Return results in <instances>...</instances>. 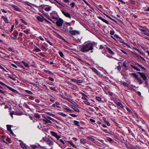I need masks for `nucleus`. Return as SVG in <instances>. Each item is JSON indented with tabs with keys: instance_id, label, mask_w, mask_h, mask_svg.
I'll use <instances>...</instances> for the list:
<instances>
[{
	"instance_id": "obj_1",
	"label": "nucleus",
	"mask_w": 149,
	"mask_h": 149,
	"mask_svg": "<svg viewBox=\"0 0 149 149\" xmlns=\"http://www.w3.org/2000/svg\"><path fill=\"white\" fill-rule=\"evenodd\" d=\"M93 49V44L91 43L84 44L80 47V50L83 52H87L92 50Z\"/></svg>"
},
{
	"instance_id": "obj_2",
	"label": "nucleus",
	"mask_w": 149,
	"mask_h": 149,
	"mask_svg": "<svg viewBox=\"0 0 149 149\" xmlns=\"http://www.w3.org/2000/svg\"><path fill=\"white\" fill-rule=\"evenodd\" d=\"M0 84L6 87H7L8 88L9 90L12 91V92H15L17 94H18L19 93L17 91V90L12 88L11 87L5 84L4 83L0 81Z\"/></svg>"
},
{
	"instance_id": "obj_3",
	"label": "nucleus",
	"mask_w": 149,
	"mask_h": 149,
	"mask_svg": "<svg viewBox=\"0 0 149 149\" xmlns=\"http://www.w3.org/2000/svg\"><path fill=\"white\" fill-rule=\"evenodd\" d=\"M67 32L69 33L71 35H75L80 34L79 32L76 30L70 31L68 30Z\"/></svg>"
},
{
	"instance_id": "obj_4",
	"label": "nucleus",
	"mask_w": 149,
	"mask_h": 149,
	"mask_svg": "<svg viewBox=\"0 0 149 149\" xmlns=\"http://www.w3.org/2000/svg\"><path fill=\"white\" fill-rule=\"evenodd\" d=\"M63 22V19L61 18H59L57 19V21L56 22V23L57 26L61 27L62 26Z\"/></svg>"
},
{
	"instance_id": "obj_5",
	"label": "nucleus",
	"mask_w": 149,
	"mask_h": 149,
	"mask_svg": "<svg viewBox=\"0 0 149 149\" xmlns=\"http://www.w3.org/2000/svg\"><path fill=\"white\" fill-rule=\"evenodd\" d=\"M50 134L51 135L55 137L56 139L58 140L60 138H61V136L58 135L57 133L54 131H50Z\"/></svg>"
},
{
	"instance_id": "obj_6",
	"label": "nucleus",
	"mask_w": 149,
	"mask_h": 149,
	"mask_svg": "<svg viewBox=\"0 0 149 149\" xmlns=\"http://www.w3.org/2000/svg\"><path fill=\"white\" fill-rule=\"evenodd\" d=\"M47 143L50 146L54 144L53 142L49 138H46L45 140Z\"/></svg>"
},
{
	"instance_id": "obj_7",
	"label": "nucleus",
	"mask_w": 149,
	"mask_h": 149,
	"mask_svg": "<svg viewBox=\"0 0 149 149\" xmlns=\"http://www.w3.org/2000/svg\"><path fill=\"white\" fill-rule=\"evenodd\" d=\"M138 73L141 76L142 78H143V80L145 81L146 80L147 77L143 73H142L139 72H138Z\"/></svg>"
},
{
	"instance_id": "obj_8",
	"label": "nucleus",
	"mask_w": 149,
	"mask_h": 149,
	"mask_svg": "<svg viewBox=\"0 0 149 149\" xmlns=\"http://www.w3.org/2000/svg\"><path fill=\"white\" fill-rule=\"evenodd\" d=\"M62 12L63 14V15L66 17H68L70 18H71V16L70 15L69 13H67L63 10H62Z\"/></svg>"
},
{
	"instance_id": "obj_9",
	"label": "nucleus",
	"mask_w": 149,
	"mask_h": 149,
	"mask_svg": "<svg viewBox=\"0 0 149 149\" xmlns=\"http://www.w3.org/2000/svg\"><path fill=\"white\" fill-rule=\"evenodd\" d=\"M12 7L14 9L17 11H20V9L17 6L14 5L12 4L11 5Z\"/></svg>"
},
{
	"instance_id": "obj_10",
	"label": "nucleus",
	"mask_w": 149,
	"mask_h": 149,
	"mask_svg": "<svg viewBox=\"0 0 149 149\" xmlns=\"http://www.w3.org/2000/svg\"><path fill=\"white\" fill-rule=\"evenodd\" d=\"M70 107L73 109L74 110L78 112H79V110L77 107H75L74 106L72 105H71Z\"/></svg>"
},
{
	"instance_id": "obj_11",
	"label": "nucleus",
	"mask_w": 149,
	"mask_h": 149,
	"mask_svg": "<svg viewBox=\"0 0 149 149\" xmlns=\"http://www.w3.org/2000/svg\"><path fill=\"white\" fill-rule=\"evenodd\" d=\"M99 19H100L102 20V21L103 22H105V23H106L107 24H109V22L107 21L105 19L103 18L102 17H99Z\"/></svg>"
},
{
	"instance_id": "obj_12",
	"label": "nucleus",
	"mask_w": 149,
	"mask_h": 149,
	"mask_svg": "<svg viewBox=\"0 0 149 149\" xmlns=\"http://www.w3.org/2000/svg\"><path fill=\"white\" fill-rule=\"evenodd\" d=\"M91 68L92 70L97 74L99 75L100 74V72L95 68L92 67Z\"/></svg>"
},
{
	"instance_id": "obj_13",
	"label": "nucleus",
	"mask_w": 149,
	"mask_h": 149,
	"mask_svg": "<svg viewBox=\"0 0 149 149\" xmlns=\"http://www.w3.org/2000/svg\"><path fill=\"white\" fill-rule=\"evenodd\" d=\"M42 120L45 121L46 123H51L52 122L49 120L47 118H45L44 119H43Z\"/></svg>"
},
{
	"instance_id": "obj_14",
	"label": "nucleus",
	"mask_w": 149,
	"mask_h": 149,
	"mask_svg": "<svg viewBox=\"0 0 149 149\" xmlns=\"http://www.w3.org/2000/svg\"><path fill=\"white\" fill-rule=\"evenodd\" d=\"M1 18L3 19L6 23H8L9 22L8 20L6 17H4L3 16H1Z\"/></svg>"
},
{
	"instance_id": "obj_15",
	"label": "nucleus",
	"mask_w": 149,
	"mask_h": 149,
	"mask_svg": "<svg viewBox=\"0 0 149 149\" xmlns=\"http://www.w3.org/2000/svg\"><path fill=\"white\" fill-rule=\"evenodd\" d=\"M36 18L38 20L41 22H43L44 21L43 19L40 16H37Z\"/></svg>"
},
{
	"instance_id": "obj_16",
	"label": "nucleus",
	"mask_w": 149,
	"mask_h": 149,
	"mask_svg": "<svg viewBox=\"0 0 149 149\" xmlns=\"http://www.w3.org/2000/svg\"><path fill=\"white\" fill-rule=\"evenodd\" d=\"M21 63H22L25 66L28 68L29 67V65L26 62L24 61H21Z\"/></svg>"
},
{
	"instance_id": "obj_17",
	"label": "nucleus",
	"mask_w": 149,
	"mask_h": 149,
	"mask_svg": "<svg viewBox=\"0 0 149 149\" xmlns=\"http://www.w3.org/2000/svg\"><path fill=\"white\" fill-rule=\"evenodd\" d=\"M52 7L50 6H49L48 7L45 8L44 10L46 11H49L51 10Z\"/></svg>"
},
{
	"instance_id": "obj_18",
	"label": "nucleus",
	"mask_w": 149,
	"mask_h": 149,
	"mask_svg": "<svg viewBox=\"0 0 149 149\" xmlns=\"http://www.w3.org/2000/svg\"><path fill=\"white\" fill-rule=\"evenodd\" d=\"M64 109H65L67 111V112H68V111H69L70 113H72L73 112L72 110L70 109L68 107H67L66 108H65Z\"/></svg>"
},
{
	"instance_id": "obj_19",
	"label": "nucleus",
	"mask_w": 149,
	"mask_h": 149,
	"mask_svg": "<svg viewBox=\"0 0 149 149\" xmlns=\"http://www.w3.org/2000/svg\"><path fill=\"white\" fill-rule=\"evenodd\" d=\"M107 50L109 52V53L113 54H114V53L109 48H107Z\"/></svg>"
},
{
	"instance_id": "obj_20",
	"label": "nucleus",
	"mask_w": 149,
	"mask_h": 149,
	"mask_svg": "<svg viewBox=\"0 0 149 149\" xmlns=\"http://www.w3.org/2000/svg\"><path fill=\"white\" fill-rule=\"evenodd\" d=\"M137 79L138 82H139V84H142L143 82H142L141 79L140 78L138 77L137 78Z\"/></svg>"
},
{
	"instance_id": "obj_21",
	"label": "nucleus",
	"mask_w": 149,
	"mask_h": 149,
	"mask_svg": "<svg viewBox=\"0 0 149 149\" xmlns=\"http://www.w3.org/2000/svg\"><path fill=\"white\" fill-rule=\"evenodd\" d=\"M116 104H117V105H118L121 108H123V106L122 104L120 103L119 102H117L116 103Z\"/></svg>"
},
{
	"instance_id": "obj_22",
	"label": "nucleus",
	"mask_w": 149,
	"mask_h": 149,
	"mask_svg": "<svg viewBox=\"0 0 149 149\" xmlns=\"http://www.w3.org/2000/svg\"><path fill=\"white\" fill-rule=\"evenodd\" d=\"M68 143L73 147L75 148H77L76 146L71 141H69Z\"/></svg>"
},
{
	"instance_id": "obj_23",
	"label": "nucleus",
	"mask_w": 149,
	"mask_h": 149,
	"mask_svg": "<svg viewBox=\"0 0 149 149\" xmlns=\"http://www.w3.org/2000/svg\"><path fill=\"white\" fill-rule=\"evenodd\" d=\"M87 138L89 140L92 141H93L95 140L94 139L91 137L88 136L87 137Z\"/></svg>"
},
{
	"instance_id": "obj_24",
	"label": "nucleus",
	"mask_w": 149,
	"mask_h": 149,
	"mask_svg": "<svg viewBox=\"0 0 149 149\" xmlns=\"http://www.w3.org/2000/svg\"><path fill=\"white\" fill-rule=\"evenodd\" d=\"M131 66L132 67V68H134V69H135L137 71H140V70L139 69L136 67H135V66H134L133 65H131Z\"/></svg>"
},
{
	"instance_id": "obj_25",
	"label": "nucleus",
	"mask_w": 149,
	"mask_h": 149,
	"mask_svg": "<svg viewBox=\"0 0 149 149\" xmlns=\"http://www.w3.org/2000/svg\"><path fill=\"white\" fill-rule=\"evenodd\" d=\"M74 125H76L79 126V122L78 121H77L76 120H74Z\"/></svg>"
},
{
	"instance_id": "obj_26",
	"label": "nucleus",
	"mask_w": 149,
	"mask_h": 149,
	"mask_svg": "<svg viewBox=\"0 0 149 149\" xmlns=\"http://www.w3.org/2000/svg\"><path fill=\"white\" fill-rule=\"evenodd\" d=\"M18 35V32L16 31H14L13 36L15 37H16Z\"/></svg>"
},
{
	"instance_id": "obj_27",
	"label": "nucleus",
	"mask_w": 149,
	"mask_h": 149,
	"mask_svg": "<svg viewBox=\"0 0 149 149\" xmlns=\"http://www.w3.org/2000/svg\"><path fill=\"white\" fill-rule=\"evenodd\" d=\"M20 145L21 146H22V147L24 149H27V147L24 145L23 143H20Z\"/></svg>"
},
{
	"instance_id": "obj_28",
	"label": "nucleus",
	"mask_w": 149,
	"mask_h": 149,
	"mask_svg": "<svg viewBox=\"0 0 149 149\" xmlns=\"http://www.w3.org/2000/svg\"><path fill=\"white\" fill-rule=\"evenodd\" d=\"M35 116L37 118H41V116L40 114L38 113H36L35 114Z\"/></svg>"
},
{
	"instance_id": "obj_29",
	"label": "nucleus",
	"mask_w": 149,
	"mask_h": 149,
	"mask_svg": "<svg viewBox=\"0 0 149 149\" xmlns=\"http://www.w3.org/2000/svg\"><path fill=\"white\" fill-rule=\"evenodd\" d=\"M10 114L12 118H13V115L16 114L15 113L14 111H12L10 113Z\"/></svg>"
},
{
	"instance_id": "obj_30",
	"label": "nucleus",
	"mask_w": 149,
	"mask_h": 149,
	"mask_svg": "<svg viewBox=\"0 0 149 149\" xmlns=\"http://www.w3.org/2000/svg\"><path fill=\"white\" fill-rule=\"evenodd\" d=\"M99 102L101 101V98L100 97H96L95 98Z\"/></svg>"
},
{
	"instance_id": "obj_31",
	"label": "nucleus",
	"mask_w": 149,
	"mask_h": 149,
	"mask_svg": "<svg viewBox=\"0 0 149 149\" xmlns=\"http://www.w3.org/2000/svg\"><path fill=\"white\" fill-rule=\"evenodd\" d=\"M131 74L133 75V76L136 78L137 79L138 77V75L136 74L135 73H131Z\"/></svg>"
},
{
	"instance_id": "obj_32",
	"label": "nucleus",
	"mask_w": 149,
	"mask_h": 149,
	"mask_svg": "<svg viewBox=\"0 0 149 149\" xmlns=\"http://www.w3.org/2000/svg\"><path fill=\"white\" fill-rule=\"evenodd\" d=\"M80 142L83 143H86V141L84 139H81L80 140Z\"/></svg>"
},
{
	"instance_id": "obj_33",
	"label": "nucleus",
	"mask_w": 149,
	"mask_h": 149,
	"mask_svg": "<svg viewBox=\"0 0 149 149\" xmlns=\"http://www.w3.org/2000/svg\"><path fill=\"white\" fill-rule=\"evenodd\" d=\"M135 54V55L138 58H141V59H142V60H143L144 59V58H142L141 56L139 55H138L136 53V54Z\"/></svg>"
},
{
	"instance_id": "obj_34",
	"label": "nucleus",
	"mask_w": 149,
	"mask_h": 149,
	"mask_svg": "<svg viewBox=\"0 0 149 149\" xmlns=\"http://www.w3.org/2000/svg\"><path fill=\"white\" fill-rule=\"evenodd\" d=\"M59 54L61 57H63L64 55H63V53H62V52H61V51H60L59 52Z\"/></svg>"
},
{
	"instance_id": "obj_35",
	"label": "nucleus",
	"mask_w": 149,
	"mask_h": 149,
	"mask_svg": "<svg viewBox=\"0 0 149 149\" xmlns=\"http://www.w3.org/2000/svg\"><path fill=\"white\" fill-rule=\"evenodd\" d=\"M107 140L108 141H109L110 142H112L113 141V140L111 138L108 137L107 139Z\"/></svg>"
},
{
	"instance_id": "obj_36",
	"label": "nucleus",
	"mask_w": 149,
	"mask_h": 149,
	"mask_svg": "<svg viewBox=\"0 0 149 149\" xmlns=\"http://www.w3.org/2000/svg\"><path fill=\"white\" fill-rule=\"evenodd\" d=\"M136 50L138 52H139L140 53V54H141L142 55H143V54L144 53L143 52H142L139 49H136Z\"/></svg>"
},
{
	"instance_id": "obj_37",
	"label": "nucleus",
	"mask_w": 149,
	"mask_h": 149,
	"mask_svg": "<svg viewBox=\"0 0 149 149\" xmlns=\"http://www.w3.org/2000/svg\"><path fill=\"white\" fill-rule=\"evenodd\" d=\"M11 125H7V130H8L10 131V130H11Z\"/></svg>"
},
{
	"instance_id": "obj_38",
	"label": "nucleus",
	"mask_w": 149,
	"mask_h": 149,
	"mask_svg": "<svg viewBox=\"0 0 149 149\" xmlns=\"http://www.w3.org/2000/svg\"><path fill=\"white\" fill-rule=\"evenodd\" d=\"M20 20L25 25H27V23L23 19H21Z\"/></svg>"
},
{
	"instance_id": "obj_39",
	"label": "nucleus",
	"mask_w": 149,
	"mask_h": 149,
	"mask_svg": "<svg viewBox=\"0 0 149 149\" xmlns=\"http://www.w3.org/2000/svg\"><path fill=\"white\" fill-rule=\"evenodd\" d=\"M123 84L124 85V86H128V84L126 82H124L123 83Z\"/></svg>"
},
{
	"instance_id": "obj_40",
	"label": "nucleus",
	"mask_w": 149,
	"mask_h": 149,
	"mask_svg": "<svg viewBox=\"0 0 149 149\" xmlns=\"http://www.w3.org/2000/svg\"><path fill=\"white\" fill-rule=\"evenodd\" d=\"M70 5H71V7L73 8L74 7L75 3L74 2H73V3H71L70 4Z\"/></svg>"
},
{
	"instance_id": "obj_41",
	"label": "nucleus",
	"mask_w": 149,
	"mask_h": 149,
	"mask_svg": "<svg viewBox=\"0 0 149 149\" xmlns=\"http://www.w3.org/2000/svg\"><path fill=\"white\" fill-rule=\"evenodd\" d=\"M35 51L36 52H40L41 51V50L39 49L38 48L36 47L35 48Z\"/></svg>"
},
{
	"instance_id": "obj_42",
	"label": "nucleus",
	"mask_w": 149,
	"mask_h": 149,
	"mask_svg": "<svg viewBox=\"0 0 149 149\" xmlns=\"http://www.w3.org/2000/svg\"><path fill=\"white\" fill-rule=\"evenodd\" d=\"M85 103L88 105H89L90 104V103L88 101H84Z\"/></svg>"
},
{
	"instance_id": "obj_43",
	"label": "nucleus",
	"mask_w": 149,
	"mask_h": 149,
	"mask_svg": "<svg viewBox=\"0 0 149 149\" xmlns=\"http://www.w3.org/2000/svg\"><path fill=\"white\" fill-rule=\"evenodd\" d=\"M50 88L53 91H56V88H55V87H51Z\"/></svg>"
},
{
	"instance_id": "obj_44",
	"label": "nucleus",
	"mask_w": 149,
	"mask_h": 149,
	"mask_svg": "<svg viewBox=\"0 0 149 149\" xmlns=\"http://www.w3.org/2000/svg\"><path fill=\"white\" fill-rule=\"evenodd\" d=\"M60 115L63 117L66 116H67L66 114L63 113H61Z\"/></svg>"
},
{
	"instance_id": "obj_45",
	"label": "nucleus",
	"mask_w": 149,
	"mask_h": 149,
	"mask_svg": "<svg viewBox=\"0 0 149 149\" xmlns=\"http://www.w3.org/2000/svg\"><path fill=\"white\" fill-rule=\"evenodd\" d=\"M70 115L74 117H77V116L76 115L70 113Z\"/></svg>"
},
{
	"instance_id": "obj_46",
	"label": "nucleus",
	"mask_w": 149,
	"mask_h": 149,
	"mask_svg": "<svg viewBox=\"0 0 149 149\" xmlns=\"http://www.w3.org/2000/svg\"><path fill=\"white\" fill-rule=\"evenodd\" d=\"M68 100H69V102H71V103H72V104H74V103H75L72 100H71V99H68Z\"/></svg>"
},
{
	"instance_id": "obj_47",
	"label": "nucleus",
	"mask_w": 149,
	"mask_h": 149,
	"mask_svg": "<svg viewBox=\"0 0 149 149\" xmlns=\"http://www.w3.org/2000/svg\"><path fill=\"white\" fill-rule=\"evenodd\" d=\"M144 34L147 36H149V33L148 31H146V32L144 33Z\"/></svg>"
},
{
	"instance_id": "obj_48",
	"label": "nucleus",
	"mask_w": 149,
	"mask_h": 149,
	"mask_svg": "<svg viewBox=\"0 0 149 149\" xmlns=\"http://www.w3.org/2000/svg\"><path fill=\"white\" fill-rule=\"evenodd\" d=\"M20 26L22 29H24L26 28L24 26L23 24H20Z\"/></svg>"
},
{
	"instance_id": "obj_49",
	"label": "nucleus",
	"mask_w": 149,
	"mask_h": 149,
	"mask_svg": "<svg viewBox=\"0 0 149 149\" xmlns=\"http://www.w3.org/2000/svg\"><path fill=\"white\" fill-rule=\"evenodd\" d=\"M117 69L119 71H120L121 69V67L120 65H119L117 67Z\"/></svg>"
},
{
	"instance_id": "obj_50",
	"label": "nucleus",
	"mask_w": 149,
	"mask_h": 149,
	"mask_svg": "<svg viewBox=\"0 0 149 149\" xmlns=\"http://www.w3.org/2000/svg\"><path fill=\"white\" fill-rule=\"evenodd\" d=\"M110 34L111 35H113L114 34V31H110Z\"/></svg>"
},
{
	"instance_id": "obj_51",
	"label": "nucleus",
	"mask_w": 149,
	"mask_h": 149,
	"mask_svg": "<svg viewBox=\"0 0 149 149\" xmlns=\"http://www.w3.org/2000/svg\"><path fill=\"white\" fill-rule=\"evenodd\" d=\"M29 31L28 30H25L24 31V32L26 34H28L29 32Z\"/></svg>"
},
{
	"instance_id": "obj_52",
	"label": "nucleus",
	"mask_w": 149,
	"mask_h": 149,
	"mask_svg": "<svg viewBox=\"0 0 149 149\" xmlns=\"http://www.w3.org/2000/svg\"><path fill=\"white\" fill-rule=\"evenodd\" d=\"M26 92L30 94H32V93L31 91H30L26 90Z\"/></svg>"
},
{
	"instance_id": "obj_53",
	"label": "nucleus",
	"mask_w": 149,
	"mask_h": 149,
	"mask_svg": "<svg viewBox=\"0 0 149 149\" xmlns=\"http://www.w3.org/2000/svg\"><path fill=\"white\" fill-rule=\"evenodd\" d=\"M8 77L10 79H12L13 80H15V78L14 77H13L11 76H8Z\"/></svg>"
},
{
	"instance_id": "obj_54",
	"label": "nucleus",
	"mask_w": 149,
	"mask_h": 149,
	"mask_svg": "<svg viewBox=\"0 0 149 149\" xmlns=\"http://www.w3.org/2000/svg\"><path fill=\"white\" fill-rule=\"evenodd\" d=\"M105 123H107V125L108 126H110V123H109V122H108L107 121V120H105Z\"/></svg>"
},
{
	"instance_id": "obj_55",
	"label": "nucleus",
	"mask_w": 149,
	"mask_h": 149,
	"mask_svg": "<svg viewBox=\"0 0 149 149\" xmlns=\"http://www.w3.org/2000/svg\"><path fill=\"white\" fill-rule=\"evenodd\" d=\"M47 118L48 119H49V120H53V119L52 118H51V117H50L49 116H47Z\"/></svg>"
},
{
	"instance_id": "obj_56",
	"label": "nucleus",
	"mask_w": 149,
	"mask_h": 149,
	"mask_svg": "<svg viewBox=\"0 0 149 149\" xmlns=\"http://www.w3.org/2000/svg\"><path fill=\"white\" fill-rule=\"evenodd\" d=\"M15 62V63L16 64H17L19 67H20V66H21V65H22L20 63H19L17 62Z\"/></svg>"
},
{
	"instance_id": "obj_57",
	"label": "nucleus",
	"mask_w": 149,
	"mask_h": 149,
	"mask_svg": "<svg viewBox=\"0 0 149 149\" xmlns=\"http://www.w3.org/2000/svg\"><path fill=\"white\" fill-rule=\"evenodd\" d=\"M47 83L49 85H54V84L52 82H47Z\"/></svg>"
},
{
	"instance_id": "obj_58",
	"label": "nucleus",
	"mask_w": 149,
	"mask_h": 149,
	"mask_svg": "<svg viewBox=\"0 0 149 149\" xmlns=\"http://www.w3.org/2000/svg\"><path fill=\"white\" fill-rule=\"evenodd\" d=\"M59 141L61 142V143H62L63 144H65V143L63 141V140L62 139H60L59 140Z\"/></svg>"
},
{
	"instance_id": "obj_59",
	"label": "nucleus",
	"mask_w": 149,
	"mask_h": 149,
	"mask_svg": "<svg viewBox=\"0 0 149 149\" xmlns=\"http://www.w3.org/2000/svg\"><path fill=\"white\" fill-rule=\"evenodd\" d=\"M50 45H53V43L52 42H50L49 41V40H47V41Z\"/></svg>"
},
{
	"instance_id": "obj_60",
	"label": "nucleus",
	"mask_w": 149,
	"mask_h": 149,
	"mask_svg": "<svg viewBox=\"0 0 149 149\" xmlns=\"http://www.w3.org/2000/svg\"><path fill=\"white\" fill-rule=\"evenodd\" d=\"M48 19L49 20H50L51 21H52V22L53 23H56V22H55V21L54 20H53L52 19H50L49 18H48Z\"/></svg>"
},
{
	"instance_id": "obj_61",
	"label": "nucleus",
	"mask_w": 149,
	"mask_h": 149,
	"mask_svg": "<svg viewBox=\"0 0 149 149\" xmlns=\"http://www.w3.org/2000/svg\"><path fill=\"white\" fill-rule=\"evenodd\" d=\"M0 68L2 69V70H3V71H6V70L5 68H4L3 67H2V66H1V65H0Z\"/></svg>"
},
{
	"instance_id": "obj_62",
	"label": "nucleus",
	"mask_w": 149,
	"mask_h": 149,
	"mask_svg": "<svg viewBox=\"0 0 149 149\" xmlns=\"http://www.w3.org/2000/svg\"><path fill=\"white\" fill-rule=\"evenodd\" d=\"M90 120L91 122H95V120L93 119H91V118L90 119Z\"/></svg>"
},
{
	"instance_id": "obj_63",
	"label": "nucleus",
	"mask_w": 149,
	"mask_h": 149,
	"mask_svg": "<svg viewBox=\"0 0 149 149\" xmlns=\"http://www.w3.org/2000/svg\"><path fill=\"white\" fill-rule=\"evenodd\" d=\"M52 17L53 19H55L57 20L58 19L57 17H56L53 16H52Z\"/></svg>"
},
{
	"instance_id": "obj_64",
	"label": "nucleus",
	"mask_w": 149,
	"mask_h": 149,
	"mask_svg": "<svg viewBox=\"0 0 149 149\" xmlns=\"http://www.w3.org/2000/svg\"><path fill=\"white\" fill-rule=\"evenodd\" d=\"M49 79L51 81H54V79L53 78L51 77H49Z\"/></svg>"
}]
</instances>
